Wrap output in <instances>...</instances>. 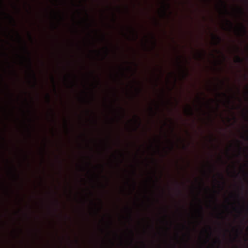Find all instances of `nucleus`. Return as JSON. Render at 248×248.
I'll return each instance as SVG.
<instances>
[{
    "mask_svg": "<svg viewBox=\"0 0 248 248\" xmlns=\"http://www.w3.org/2000/svg\"><path fill=\"white\" fill-rule=\"evenodd\" d=\"M28 62H29V68H30V70L31 71V72L32 73V77H33V79L34 80L35 84L36 85V77L35 74L34 73L33 70L32 69L31 60V59L30 58H29L28 59Z\"/></svg>",
    "mask_w": 248,
    "mask_h": 248,
    "instance_id": "f257e3e1",
    "label": "nucleus"
},
{
    "mask_svg": "<svg viewBox=\"0 0 248 248\" xmlns=\"http://www.w3.org/2000/svg\"><path fill=\"white\" fill-rule=\"evenodd\" d=\"M213 37L216 40V44L217 45L219 44L221 41V38L218 35H213Z\"/></svg>",
    "mask_w": 248,
    "mask_h": 248,
    "instance_id": "f03ea898",
    "label": "nucleus"
},
{
    "mask_svg": "<svg viewBox=\"0 0 248 248\" xmlns=\"http://www.w3.org/2000/svg\"><path fill=\"white\" fill-rule=\"evenodd\" d=\"M235 62L239 63H242L243 62V59L241 58L240 57L237 56L235 60Z\"/></svg>",
    "mask_w": 248,
    "mask_h": 248,
    "instance_id": "7ed1b4c3",
    "label": "nucleus"
},
{
    "mask_svg": "<svg viewBox=\"0 0 248 248\" xmlns=\"http://www.w3.org/2000/svg\"><path fill=\"white\" fill-rule=\"evenodd\" d=\"M220 2L221 3V5L223 6L225 9V12L228 13V10L226 8V3H225V2L223 0H221Z\"/></svg>",
    "mask_w": 248,
    "mask_h": 248,
    "instance_id": "20e7f679",
    "label": "nucleus"
},
{
    "mask_svg": "<svg viewBox=\"0 0 248 248\" xmlns=\"http://www.w3.org/2000/svg\"><path fill=\"white\" fill-rule=\"evenodd\" d=\"M187 112H188V113L190 115H193V111H192V108L189 106H188V109L187 110Z\"/></svg>",
    "mask_w": 248,
    "mask_h": 248,
    "instance_id": "39448f33",
    "label": "nucleus"
},
{
    "mask_svg": "<svg viewBox=\"0 0 248 248\" xmlns=\"http://www.w3.org/2000/svg\"><path fill=\"white\" fill-rule=\"evenodd\" d=\"M241 29L243 31L244 33H246V31H247L246 28V27L243 24H241Z\"/></svg>",
    "mask_w": 248,
    "mask_h": 248,
    "instance_id": "423d86ee",
    "label": "nucleus"
},
{
    "mask_svg": "<svg viewBox=\"0 0 248 248\" xmlns=\"http://www.w3.org/2000/svg\"><path fill=\"white\" fill-rule=\"evenodd\" d=\"M137 118V120H136V122L138 123V124L139 125H140V118L139 117H138V116H135Z\"/></svg>",
    "mask_w": 248,
    "mask_h": 248,
    "instance_id": "0eeeda50",
    "label": "nucleus"
},
{
    "mask_svg": "<svg viewBox=\"0 0 248 248\" xmlns=\"http://www.w3.org/2000/svg\"><path fill=\"white\" fill-rule=\"evenodd\" d=\"M227 22L229 24L230 27L232 28V23L230 20H227Z\"/></svg>",
    "mask_w": 248,
    "mask_h": 248,
    "instance_id": "6e6552de",
    "label": "nucleus"
},
{
    "mask_svg": "<svg viewBox=\"0 0 248 248\" xmlns=\"http://www.w3.org/2000/svg\"><path fill=\"white\" fill-rule=\"evenodd\" d=\"M46 97H47L48 102H50V95L48 94H47Z\"/></svg>",
    "mask_w": 248,
    "mask_h": 248,
    "instance_id": "1a4fd4ad",
    "label": "nucleus"
},
{
    "mask_svg": "<svg viewBox=\"0 0 248 248\" xmlns=\"http://www.w3.org/2000/svg\"><path fill=\"white\" fill-rule=\"evenodd\" d=\"M215 243H217L218 244H220V240L218 239H217L216 241H215Z\"/></svg>",
    "mask_w": 248,
    "mask_h": 248,
    "instance_id": "9d476101",
    "label": "nucleus"
},
{
    "mask_svg": "<svg viewBox=\"0 0 248 248\" xmlns=\"http://www.w3.org/2000/svg\"><path fill=\"white\" fill-rule=\"evenodd\" d=\"M24 49H25V50H26V51H27V52L29 53V51H28V50L27 48V47H26V46H25V47H24Z\"/></svg>",
    "mask_w": 248,
    "mask_h": 248,
    "instance_id": "9b49d317",
    "label": "nucleus"
},
{
    "mask_svg": "<svg viewBox=\"0 0 248 248\" xmlns=\"http://www.w3.org/2000/svg\"><path fill=\"white\" fill-rule=\"evenodd\" d=\"M199 56L200 58H201L202 56V53H199Z\"/></svg>",
    "mask_w": 248,
    "mask_h": 248,
    "instance_id": "f8f14e48",
    "label": "nucleus"
},
{
    "mask_svg": "<svg viewBox=\"0 0 248 248\" xmlns=\"http://www.w3.org/2000/svg\"><path fill=\"white\" fill-rule=\"evenodd\" d=\"M200 211H202V206H201V205H200Z\"/></svg>",
    "mask_w": 248,
    "mask_h": 248,
    "instance_id": "ddd939ff",
    "label": "nucleus"
},
{
    "mask_svg": "<svg viewBox=\"0 0 248 248\" xmlns=\"http://www.w3.org/2000/svg\"><path fill=\"white\" fill-rule=\"evenodd\" d=\"M9 17H10V18H11V19L12 21H14V19H13V18L11 16H9Z\"/></svg>",
    "mask_w": 248,
    "mask_h": 248,
    "instance_id": "4468645a",
    "label": "nucleus"
},
{
    "mask_svg": "<svg viewBox=\"0 0 248 248\" xmlns=\"http://www.w3.org/2000/svg\"><path fill=\"white\" fill-rule=\"evenodd\" d=\"M17 35H18V36L19 38L20 39H21V37H20V35L19 34V33H17Z\"/></svg>",
    "mask_w": 248,
    "mask_h": 248,
    "instance_id": "2eb2a0df",
    "label": "nucleus"
},
{
    "mask_svg": "<svg viewBox=\"0 0 248 248\" xmlns=\"http://www.w3.org/2000/svg\"><path fill=\"white\" fill-rule=\"evenodd\" d=\"M132 31L134 32L136 35H137V33L135 32V30L134 29H132Z\"/></svg>",
    "mask_w": 248,
    "mask_h": 248,
    "instance_id": "dca6fc26",
    "label": "nucleus"
},
{
    "mask_svg": "<svg viewBox=\"0 0 248 248\" xmlns=\"http://www.w3.org/2000/svg\"><path fill=\"white\" fill-rule=\"evenodd\" d=\"M52 80L53 82H54V78L53 77L52 78Z\"/></svg>",
    "mask_w": 248,
    "mask_h": 248,
    "instance_id": "f3484780",
    "label": "nucleus"
},
{
    "mask_svg": "<svg viewBox=\"0 0 248 248\" xmlns=\"http://www.w3.org/2000/svg\"><path fill=\"white\" fill-rule=\"evenodd\" d=\"M222 178H223V175L221 174H219Z\"/></svg>",
    "mask_w": 248,
    "mask_h": 248,
    "instance_id": "a211bd4d",
    "label": "nucleus"
},
{
    "mask_svg": "<svg viewBox=\"0 0 248 248\" xmlns=\"http://www.w3.org/2000/svg\"><path fill=\"white\" fill-rule=\"evenodd\" d=\"M211 234H212V233L211 232H210L209 234V236H210L211 235Z\"/></svg>",
    "mask_w": 248,
    "mask_h": 248,
    "instance_id": "6ab92c4d",
    "label": "nucleus"
},
{
    "mask_svg": "<svg viewBox=\"0 0 248 248\" xmlns=\"http://www.w3.org/2000/svg\"><path fill=\"white\" fill-rule=\"evenodd\" d=\"M29 35L30 38L31 39V35L30 34H29Z\"/></svg>",
    "mask_w": 248,
    "mask_h": 248,
    "instance_id": "aec40b11",
    "label": "nucleus"
},
{
    "mask_svg": "<svg viewBox=\"0 0 248 248\" xmlns=\"http://www.w3.org/2000/svg\"><path fill=\"white\" fill-rule=\"evenodd\" d=\"M240 12L242 13L243 11H242V10L241 9H239Z\"/></svg>",
    "mask_w": 248,
    "mask_h": 248,
    "instance_id": "412c9836",
    "label": "nucleus"
},
{
    "mask_svg": "<svg viewBox=\"0 0 248 248\" xmlns=\"http://www.w3.org/2000/svg\"><path fill=\"white\" fill-rule=\"evenodd\" d=\"M140 89L138 90V93H140Z\"/></svg>",
    "mask_w": 248,
    "mask_h": 248,
    "instance_id": "4be33fe9",
    "label": "nucleus"
},
{
    "mask_svg": "<svg viewBox=\"0 0 248 248\" xmlns=\"http://www.w3.org/2000/svg\"><path fill=\"white\" fill-rule=\"evenodd\" d=\"M223 95H224L225 96H226V94L225 93H223Z\"/></svg>",
    "mask_w": 248,
    "mask_h": 248,
    "instance_id": "5701e85b",
    "label": "nucleus"
},
{
    "mask_svg": "<svg viewBox=\"0 0 248 248\" xmlns=\"http://www.w3.org/2000/svg\"><path fill=\"white\" fill-rule=\"evenodd\" d=\"M240 232H243L242 230H240Z\"/></svg>",
    "mask_w": 248,
    "mask_h": 248,
    "instance_id": "b1692460",
    "label": "nucleus"
},
{
    "mask_svg": "<svg viewBox=\"0 0 248 248\" xmlns=\"http://www.w3.org/2000/svg\"><path fill=\"white\" fill-rule=\"evenodd\" d=\"M164 14H166V12H165V10H164Z\"/></svg>",
    "mask_w": 248,
    "mask_h": 248,
    "instance_id": "393cba45",
    "label": "nucleus"
}]
</instances>
